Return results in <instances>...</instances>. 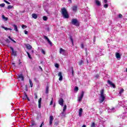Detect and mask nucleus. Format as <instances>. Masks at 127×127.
<instances>
[{
  "instance_id": "nucleus-50",
  "label": "nucleus",
  "mask_w": 127,
  "mask_h": 127,
  "mask_svg": "<svg viewBox=\"0 0 127 127\" xmlns=\"http://www.w3.org/2000/svg\"><path fill=\"white\" fill-rule=\"evenodd\" d=\"M38 108H39V109H41V104L38 103Z\"/></svg>"
},
{
  "instance_id": "nucleus-44",
  "label": "nucleus",
  "mask_w": 127,
  "mask_h": 127,
  "mask_svg": "<svg viewBox=\"0 0 127 127\" xmlns=\"http://www.w3.org/2000/svg\"><path fill=\"white\" fill-rule=\"evenodd\" d=\"M5 41L7 43H9V42H10V41L8 39H6Z\"/></svg>"
},
{
  "instance_id": "nucleus-36",
  "label": "nucleus",
  "mask_w": 127,
  "mask_h": 127,
  "mask_svg": "<svg viewBox=\"0 0 127 127\" xmlns=\"http://www.w3.org/2000/svg\"><path fill=\"white\" fill-rule=\"evenodd\" d=\"M41 51L42 53V54H44V55H45V51L44 50H43V49H42L41 50Z\"/></svg>"
},
{
  "instance_id": "nucleus-52",
  "label": "nucleus",
  "mask_w": 127,
  "mask_h": 127,
  "mask_svg": "<svg viewBox=\"0 0 127 127\" xmlns=\"http://www.w3.org/2000/svg\"><path fill=\"white\" fill-rule=\"evenodd\" d=\"M35 98L37 99V94L36 93H34Z\"/></svg>"
},
{
  "instance_id": "nucleus-7",
  "label": "nucleus",
  "mask_w": 127,
  "mask_h": 127,
  "mask_svg": "<svg viewBox=\"0 0 127 127\" xmlns=\"http://www.w3.org/2000/svg\"><path fill=\"white\" fill-rule=\"evenodd\" d=\"M127 117V112H125L120 117L121 119H123V120H125Z\"/></svg>"
},
{
  "instance_id": "nucleus-29",
  "label": "nucleus",
  "mask_w": 127,
  "mask_h": 127,
  "mask_svg": "<svg viewBox=\"0 0 127 127\" xmlns=\"http://www.w3.org/2000/svg\"><path fill=\"white\" fill-rule=\"evenodd\" d=\"M79 91V88L77 86H75L74 88V92H78Z\"/></svg>"
},
{
  "instance_id": "nucleus-63",
  "label": "nucleus",
  "mask_w": 127,
  "mask_h": 127,
  "mask_svg": "<svg viewBox=\"0 0 127 127\" xmlns=\"http://www.w3.org/2000/svg\"><path fill=\"white\" fill-rule=\"evenodd\" d=\"M39 68L40 69V70H41L42 71V67H41V66H39Z\"/></svg>"
},
{
  "instance_id": "nucleus-60",
  "label": "nucleus",
  "mask_w": 127,
  "mask_h": 127,
  "mask_svg": "<svg viewBox=\"0 0 127 127\" xmlns=\"http://www.w3.org/2000/svg\"><path fill=\"white\" fill-rule=\"evenodd\" d=\"M21 64V62H20V60H19V65H20Z\"/></svg>"
},
{
  "instance_id": "nucleus-17",
  "label": "nucleus",
  "mask_w": 127,
  "mask_h": 127,
  "mask_svg": "<svg viewBox=\"0 0 127 127\" xmlns=\"http://www.w3.org/2000/svg\"><path fill=\"white\" fill-rule=\"evenodd\" d=\"M12 26L14 27V30H15L16 32H18V29H17V26L15 24H13Z\"/></svg>"
},
{
  "instance_id": "nucleus-53",
  "label": "nucleus",
  "mask_w": 127,
  "mask_h": 127,
  "mask_svg": "<svg viewBox=\"0 0 127 127\" xmlns=\"http://www.w3.org/2000/svg\"><path fill=\"white\" fill-rule=\"evenodd\" d=\"M24 33H25V34H28V31H26V30H25L24 31Z\"/></svg>"
},
{
  "instance_id": "nucleus-46",
  "label": "nucleus",
  "mask_w": 127,
  "mask_h": 127,
  "mask_svg": "<svg viewBox=\"0 0 127 127\" xmlns=\"http://www.w3.org/2000/svg\"><path fill=\"white\" fill-rule=\"evenodd\" d=\"M42 99L41 98H40L38 101V104H41V101H42Z\"/></svg>"
},
{
  "instance_id": "nucleus-41",
  "label": "nucleus",
  "mask_w": 127,
  "mask_h": 127,
  "mask_svg": "<svg viewBox=\"0 0 127 127\" xmlns=\"http://www.w3.org/2000/svg\"><path fill=\"white\" fill-rule=\"evenodd\" d=\"M26 27H27V26H26V25H22V28H23V29H24V28H26Z\"/></svg>"
},
{
  "instance_id": "nucleus-12",
  "label": "nucleus",
  "mask_w": 127,
  "mask_h": 127,
  "mask_svg": "<svg viewBox=\"0 0 127 127\" xmlns=\"http://www.w3.org/2000/svg\"><path fill=\"white\" fill-rule=\"evenodd\" d=\"M18 79H20L21 81H24V77H23V75L19 74L17 76Z\"/></svg>"
},
{
  "instance_id": "nucleus-33",
  "label": "nucleus",
  "mask_w": 127,
  "mask_h": 127,
  "mask_svg": "<svg viewBox=\"0 0 127 127\" xmlns=\"http://www.w3.org/2000/svg\"><path fill=\"white\" fill-rule=\"evenodd\" d=\"M4 6H5V4L4 3H1V4H0V7H4Z\"/></svg>"
},
{
  "instance_id": "nucleus-19",
  "label": "nucleus",
  "mask_w": 127,
  "mask_h": 127,
  "mask_svg": "<svg viewBox=\"0 0 127 127\" xmlns=\"http://www.w3.org/2000/svg\"><path fill=\"white\" fill-rule=\"evenodd\" d=\"M77 5H74L72 6V9L73 10V11H74V12H76V11H77Z\"/></svg>"
},
{
  "instance_id": "nucleus-47",
  "label": "nucleus",
  "mask_w": 127,
  "mask_h": 127,
  "mask_svg": "<svg viewBox=\"0 0 127 127\" xmlns=\"http://www.w3.org/2000/svg\"><path fill=\"white\" fill-rule=\"evenodd\" d=\"M99 77H100V76L99 75V74H96L95 75V78H96V79H98V78H99Z\"/></svg>"
},
{
  "instance_id": "nucleus-42",
  "label": "nucleus",
  "mask_w": 127,
  "mask_h": 127,
  "mask_svg": "<svg viewBox=\"0 0 127 127\" xmlns=\"http://www.w3.org/2000/svg\"><path fill=\"white\" fill-rule=\"evenodd\" d=\"M50 105V106L53 105V98H52V100L51 101Z\"/></svg>"
},
{
  "instance_id": "nucleus-64",
  "label": "nucleus",
  "mask_w": 127,
  "mask_h": 127,
  "mask_svg": "<svg viewBox=\"0 0 127 127\" xmlns=\"http://www.w3.org/2000/svg\"><path fill=\"white\" fill-rule=\"evenodd\" d=\"M82 127H86V125H83Z\"/></svg>"
},
{
  "instance_id": "nucleus-31",
  "label": "nucleus",
  "mask_w": 127,
  "mask_h": 127,
  "mask_svg": "<svg viewBox=\"0 0 127 127\" xmlns=\"http://www.w3.org/2000/svg\"><path fill=\"white\" fill-rule=\"evenodd\" d=\"M48 19V18H47V16H44L43 17V20H44L45 21H46V20H47Z\"/></svg>"
},
{
  "instance_id": "nucleus-9",
  "label": "nucleus",
  "mask_w": 127,
  "mask_h": 127,
  "mask_svg": "<svg viewBox=\"0 0 127 127\" xmlns=\"http://www.w3.org/2000/svg\"><path fill=\"white\" fill-rule=\"evenodd\" d=\"M10 49L12 51V55H13V56H16V51H14L13 48L11 47H10Z\"/></svg>"
},
{
  "instance_id": "nucleus-2",
  "label": "nucleus",
  "mask_w": 127,
  "mask_h": 127,
  "mask_svg": "<svg viewBox=\"0 0 127 127\" xmlns=\"http://www.w3.org/2000/svg\"><path fill=\"white\" fill-rule=\"evenodd\" d=\"M106 99V96L104 94V89H102L100 91V98L99 99V102L100 103H103Z\"/></svg>"
},
{
  "instance_id": "nucleus-55",
  "label": "nucleus",
  "mask_w": 127,
  "mask_h": 127,
  "mask_svg": "<svg viewBox=\"0 0 127 127\" xmlns=\"http://www.w3.org/2000/svg\"><path fill=\"white\" fill-rule=\"evenodd\" d=\"M104 2L105 3H107V2H108V0H104Z\"/></svg>"
},
{
  "instance_id": "nucleus-8",
  "label": "nucleus",
  "mask_w": 127,
  "mask_h": 127,
  "mask_svg": "<svg viewBox=\"0 0 127 127\" xmlns=\"http://www.w3.org/2000/svg\"><path fill=\"white\" fill-rule=\"evenodd\" d=\"M84 97V91H82L80 95L78 97V102H80L82 101V99H83V97Z\"/></svg>"
},
{
  "instance_id": "nucleus-10",
  "label": "nucleus",
  "mask_w": 127,
  "mask_h": 127,
  "mask_svg": "<svg viewBox=\"0 0 127 127\" xmlns=\"http://www.w3.org/2000/svg\"><path fill=\"white\" fill-rule=\"evenodd\" d=\"M64 103V100H63V98H60V100H59V105L62 106V107H63Z\"/></svg>"
},
{
  "instance_id": "nucleus-30",
  "label": "nucleus",
  "mask_w": 127,
  "mask_h": 127,
  "mask_svg": "<svg viewBox=\"0 0 127 127\" xmlns=\"http://www.w3.org/2000/svg\"><path fill=\"white\" fill-rule=\"evenodd\" d=\"M69 39H70V40L71 43H72V44H74V41H73V38H72V37L70 36V37H69Z\"/></svg>"
},
{
  "instance_id": "nucleus-56",
  "label": "nucleus",
  "mask_w": 127,
  "mask_h": 127,
  "mask_svg": "<svg viewBox=\"0 0 127 127\" xmlns=\"http://www.w3.org/2000/svg\"><path fill=\"white\" fill-rule=\"evenodd\" d=\"M12 65H13L14 67H15V64H14V63H12Z\"/></svg>"
},
{
  "instance_id": "nucleus-57",
  "label": "nucleus",
  "mask_w": 127,
  "mask_h": 127,
  "mask_svg": "<svg viewBox=\"0 0 127 127\" xmlns=\"http://www.w3.org/2000/svg\"><path fill=\"white\" fill-rule=\"evenodd\" d=\"M11 40V41H13V42H14V43H16V42H15V41H14V40H13L12 39Z\"/></svg>"
},
{
  "instance_id": "nucleus-23",
  "label": "nucleus",
  "mask_w": 127,
  "mask_h": 127,
  "mask_svg": "<svg viewBox=\"0 0 127 127\" xmlns=\"http://www.w3.org/2000/svg\"><path fill=\"white\" fill-rule=\"evenodd\" d=\"M26 48H27V49L30 50V49H31L32 48V46H31V45H30L29 44H27L26 45Z\"/></svg>"
},
{
  "instance_id": "nucleus-34",
  "label": "nucleus",
  "mask_w": 127,
  "mask_h": 127,
  "mask_svg": "<svg viewBox=\"0 0 127 127\" xmlns=\"http://www.w3.org/2000/svg\"><path fill=\"white\" fill-rule=\"evenodd\" d=\"M96 127V124L95 123L93 122L91 125V127Z\"/></svg>"
},
{
  "instance_id": "nucleus-25",
  "label": "nucleus",
  "mask_w": 127,
  "mask_h": 127,
  "mask_svg": "<svg viewBox=\"0 0 127 127\" xmlns=\"http://www.w3.org/2000/svg\"><path fill=\"white\" fill-rule=\"evenodd\" d=\"M95 3L97 4L98 6H100L101 5V2L98 0H95Z\"/></svg>"
},
{
  "instance_id": "nucleus-54",
  "label": "nucleus",
  "mask_w": 127,
  "mask_h": 127,
  "mask_svg": "<svg viewBox=\"0 0 127 127\" xmlns=\"http://www.w3.org/2000/svg\"><path fill=\"white\" fill-rule=\"evenodd\" d=\"M81 48H84V44H83V43L81 44Z\"/></svg>"
},
{
  "instance_id": "nucleus-14",
  "label": "nucleus",
  "mask_w": 127,
  "mask_h": 127,
  "mask_svg": "<svg viewBox=\"0 0 127 127\" xmlns=\"http://www.w3.org/2000/svg\"><path fill=\"white\" fill-rule=\"evenodd\" d=\"M108 83L110 85V86H112L113 88H116V86L115 85V84L113 83V82H112V81H111L110 80H108Z\"/></svg>"
},
{
  "instance_id": "nucleus-39",
  "label": "nucleus",
  "mask_w": 127,
  "mask_h": 127,
  "mask_svg": "<svg viewBox=\"0 0 127 127\" xmlns=\"http://www.w3.org/2000/svg\"><path fill=\"white\" fill-rule=\"evenodd\" d=\"M34 126H35V122H32L31 127H33Z\"/></svg>"
},
{
  "instance_id": "nucleus-26",
  "label": "nucleus",
  "mask_w": 127,
  "mask_h": 127,
  "mask_svg": "<svg viewBox=\"0 0 127 127\" xmlns=\"http://www.w3.org/2000/svg\"><path fill=\"white\" fill-rule=\"evenodd\" d=\"M124 92H125V90H124V88L121 89L119 91V95L121 96V95H122V94H123Z\"/></svg>"
},
{
  "instance_id": "nucleus-18",
  "label": "nucleus",
  "mask_w": 127,
  "mask_h": 127,
  "mask_svg": "<svg viewBox=\"0 0 127 127\" xmlns=\"http://www.w3.org/2000/svg\"><path fill=\"white\" fill-rule=\"evenodd\" d=\"M108 112L109 113H115V108H109L108 109Z\"/></svg>"
},
{
  "instance_id": "nucleus-59",
  "label": "nucleus",
  "mask_w": 127,
  "mask_h": 127,
  "mask_svg": "<svg viewBox=\"0 0 127 127\" xmlns=\"http://www.w3.org/2000/svg\"><path fill=\"white\" fill-rule=\"evenodd\" d=\"M8 38H9V39L10 40H11V39H12V38H11V37L10 36H9L8 37Z\"/></svg>"
},
{
  "instance_id": "nucleus-27",
  "label": "nucleus",
  "mask_w": 127,
  "mask_h": 127,
  "mask_svg": "<svg viewBox=\"0 0 127 127\" xmlns=\"http://www.w3.org/2000/svg\"><path fill=\"white\" fill-rule=\"evenodd\" d=\"M29 81L31 88H32V87H33V83H32V81L31 80V79H29Z\"/></svg>"
},
{
  "instance_id": "nucleus-5",
  "label": "nucleus",
  "mask_w": 127,
  "mask_h": 127,
  "mask_svg": "<svg viewBox=\"0 0 127 127\" xmlns=\"http://www.w3.org/2000/svg\"><path fill=\"white\" fill-rule=\"evenodd\" d=\"M44 38H45V39L46 40H47V41L48 42L49 44L50 45H51V46H52V42H51V41H50V40H49V38H48V37L44 35Z\"/></svg>"
},
{
  "instance_id": "nucleus-62",
  "label": "nucleus",
  "mask_w": 127,
  "mask_h": 127,
  "mask_svg": "<svg viewBox=\"0 0 127 127\" xmlns=\"http://www.w3.org/2000/svg\"><path fill=\"white\" fill-rule=\"evenodd\" d=\"M31 53L32 54L34 53V51H33V50H31Z\"/></svg>"
},
{
  "instance_id": "nucleus-24",
  "label": "nucleus",
  "mask_w": 127,
  "mask_h": 127,
  "mask_svg": "<svg viewBox=\"0 0 127 127\" xmlns=\"http://www.w3.org/2000/svg\"><path fill=\"white\" fill-rule=\"evenodd\" d=\"M1 28H3V29H4L5 30H10V31H12V29H11L10 28H8L5 27L3 26H1Z\"/></svg>"
},
{
  "instance_id": "nucleus-16",
  "label": "nucleus",
  "mask_w": 127,
  "mask_h": 127,
  "mask_svg": "<svg viewBox=\"0 0 127 127\" xmlns=\"http://www.w3.org/2000/svg\"><path fill=\"white\" fill-rule=\"evenodd\" d=\"M116 57L117 59L121 60V55L119 53H116Z\"/></svg>"
},
{
  "instance_id": "nucleus-4",
  "label": "nucleus",
  "mask_w": 127,
  "mask_h": 127,
  "mask_svg": "<svg viewBox=\"0 0 127 127\" xmlns=\"http://www.w3.org/2000/svg\"><path fill=\"white\" fill-rule=\"evenodd\" d=\"M119 106L123 107V108H125L127 105V101H121L119 103Z\"/></svg>"
},
{
  "instance_id": "nucleus-40",
  "label": "nucleus",
  "mask_w": 127,
  "mask_h": 127,
  "mask_svg": "<svg viewBox=\"0 0 127 127\" xmlns=\"http://www.w3.org/2000/svg\"><path fill=\"white\" fill-rule=\"evenodd\" d=\"M71 74L72 76H74V70H73V67H71Z\"/></svg>"
},
{
  "instance_id": "nucleus-1",
  "label": "nucleus",
  "mask_w": 127,
  "mask_h": 127,
  "mask_svg": "<svg viewBox=\"0 0 127 127\" xmlns=\"http://www.w3.org/2000/svg\"><path fill=\"white\" fill-rule=\"evenodd\" d=\"M62 14L64 18H69V14L65 7L62 8Z\"/></svg>"
},
{
  "instance_id": "nucleus-61",
  "label": "nucleus",
  "mask_w": 127,
  "mask_h": 127,
  "mask_svg": "<svg viewBox=\"0 0 127 127\" xmlns=\"http://www.w3.org/2000/svg\"><path fill=\"white\" fill-rule=\"evenodd\" d=\"M46 30H47L48 31H49V27H47L46 28Z\"/></svg>"
},
{
  "instance_id": "nucleus-28",
  "label": "nucleus",
  "mask_w": 127,
  "mask_h": 127,
  "mask_svg": "<svg viewBox=\"0 0 127 127\" xmlns=\"http://www.w3.org/2000/svg\"><path fill=\"white\" fill-rule=\"evenodd\" d=\"M49 90V87L48 86H47L46 87V94H48Z\"/></svg>"
},
{
  "instance_id": "nucleus-32",
  "label": "nucleus",
  "mask_w": 127,
  "mask_h": 127,
  "mask_svg": "<svg viewBox=\"0 0 127 127\" xmlns=\"http://www.w3.org/2000/svg\"><path fill=\"white\" fill-rule=\"evenodd\" d=\"M83 63H84V62H83L82 60H81V61L79 62L78 64H79V65L80 66H81V65H82V64H83Z\"/></svg>"
},
{
  "instance_id": "nucleus-43",
  "label": "nucleus",
  "mask_w": 127,
  "mask_h": 127,
  "mask_svg": "<svg viewBox=\"0 0 127 127\" xmlns=\"http://www.w3.org/2000/svg\"><path fill=\"white\" fill-rule=\"evenodd\" d=\"M108 6H109V5L108 4H105L104 5V7H105V8H107Z\"/></svg>"
},
{
  "instance_id": "nucleus-11",
  "label": "nucleus",
  "mask_w": 127,
  "mask_h": 127,
  "mask_svg": "<svg viewBox=\"0 0 127 127\" xmlns=\"http://www.w3.org/2000/svg\"><path fill=\"white\" fill-rule=\"evenodd\" d=\"M58 76L59 77H60V78H59V81H62L63 80V76H62V72H60L58 73Z\"/></svg>"
},
{
  "instance_id": "nucleus-13",
  "label": "nucleus",
  "mask_w": 127,
  "mask_h": 127,
  "mask_svg": "<svg viewBox=\"0 0 127 127\" xmlns=\"http://www.w3.org/2000/svg\"><path fill=\"white\" fill-rule=\"evenodd\" d=\"M66 109H67V106L66 105H65L64 106V109H63V112L61 113L62 116H64V115L65 114V111H66Z\"/></svg>"
},
{
  "instance_id": "nucleus-22",
  "label": "nucleus",
  "mask_w": 127,
  "mask_h": 127,
  "mask_svg": "<svg viewBox=\"0 0 127 127\" xmlns=\"http://www.w3.org/2000/svg\"><path fill=\"white\" fill-rule=\"evenodd\" d=\"M83 113V109L80 108L79 110V117H82V113Z\"/></svg>"
},
{
  "instance_id": "nucleus-58",
  "label": "nucleus",
  "mask_w": 127,
  "mask_h": 127,
  "mask_svg": "<svg viewBox=\"0 0 127 127\" xmlns=\"http://www.w3.org/2000/svg\"><path fill=\"white\" fill-rule=\"evenodd\" d=\"M8 38H9V39L10 40H11V39H12V38H11V37L10 36H9L8 37Z\"/></svg>"
},
{
  "instance_id": "nucleus-35",
  "label": "nucleus",
  "mask_w": 127,
  "mask_h": 127,
  "mask_svg": "<svg viewBox=\"0 0 127 127\" xmlns=\"http://www.w3.org/2000/svg\"><path fill=\"white\" fill-rule=\"evenodd\" d=\"M12 7H13V6H11V5H8V6H7V9H10L12 8Z\"/></svg>"
},
{
  "instance_id": "nucleus-48",
  "label": "nucleus",
  "mask_w": 127,
  "mask_h": 127,
  "mask_svg": "<svg viewBox=\"0 0 127 127\" xmlns=\"http://www.w3.org/2000/svg\"><path fill=\"white\" fill-rule=\"evenodd\" d=\"M4 2H5L6 3H7V4H10V3L7 1H6V0H4Z\"/></svg>"
},
{
  "instance_id": "nucleus-6",
  "label": "nucleus",
  "mask_w": 127,
  "mask_h": 127,
  "mask_svg": "<svg viewBox=\"0 0 127 127\" xmlns=\"http://www.w3.org/2000/svg\"><path fill=\"white\" fill-rule=\"evenodd\" d=\"M60 53L62 55H66V51H65V50L63 49V48H60Z\"/></svg>"
},
{
  "instance_id": "nucleus-3",
  "label": "nucleus",
  "mask_w": 127,
  "mask_h": 127,
  "mask_svg": "<svg viewBox=\"0 0 127 127\" xmlns=\"http://www.w3.org/2000/svg\"><path fill=\"white\" fill-rule=\"evenodd\" d=\"M71 23L73 25H75V26H79V22H78V20L76 19H72Z\"/></svg>"
},
{
  "instance_id": "nucleus-38",
  "label": "nucleus",
  "mask_w": 127,
  "mask_h": 127,
  "mask_svg": "<svg viewBox=\"0 0 127 127\" xmlns=\"http://www.w3.org/2000/svg\"><path fill=\"white\" fill-rule=\"evenodd\" d=\"M26 95H27V94H26V93H24V96L23 97V100H25V99H27V98H26Z\"/></svg>"
},
{
  "instance_id": "nucleus-21",
  "label": "nucleus",
  "mask_w": 127,
  "mask_h": 127,
  "mask_svg": "<svg viewBox=\"0 0 127 127\" xmlns=\"http://www.w3.org/2000/svg\"><path fill=\"white\" fill-rule=\"evenodd\" d=\"M2 18L3 20V21H7V20L8 19V18L4 16V15H2Z\"/></svg>"
},
{
  "instance_id": "nucleus-49",
  "label": "nucleus",
  "mask_w": 127,
  "mask_h": 127,
  "mask_svg": "<svg viewBox=\"0 0 127 127\" xmlns=\"http://www.w3.org/2000/svg\"><path fill=\"white\" fill-rule=\"evenodd\" d=\"M118 17L119 18H122V17H123V15H122V14H119Z\"/></svg>"
},
{
  "instance_id": "nucleus-15",
  "label": "nucleus",
  "mask_w": 127,
  "mask_h": 127,
  "mask_svg": "<svg viewBox=\"0 0 127 127\" xmlns=\"http://www.w3.org/2000/svg\"><path fill=\"white\" fill-rule=\"evenodd\" d=\"M52 123H53V116L51 115L50 117L49 125H52Z\"/></svg>"
},
{
  "instance_id": "nucleus-51",
  "label": "nucleus",
  "mask_w": 127,
  "mask_h": 127,
  "mask_svg": "<svg viewBox=\"0 0 127 127\" xmlns=\"http://www.w3.org/2000/svg\"><path fill=\"white\" fill-rule=\"evenodd\" d=\"M26 98H27V99L28 101H30V99H29L27 95H26Z\"/></svg>"
},
{
  "instance_id": "nucleus-45",
  "label": "nucleus",
  "mask_w": 127,
  "mask_h": 127,
  "mask_svg": "<svg viewBox=\"0 0 127 127\" xmlns=\"http://www.w3.org/2000/svg\"><path fill=\"white\" fill-rule=\"evenodd\" d=\"M56 68H59V64H56L55 65Z\"/></svg>"
},
{
  "instance_id": "nucleus-37",
  "label": "nucleus",
  "mask_w": 127,
  "mask_h": 127,
  "mask_svg": "<svg viewBox=\"0 0 127 127\" xmlns=\"http://www.w3.org/2000/svg\"><path fill=\"white\" fill-rule=\"evenodd\" d=\"M27 55H28V57H29V58L30 59H31V56H30V54H29V53H28V52H26Z\"/></svg>"
},
{
  "instance_id": "nucleus-20",
  "label": "nucleus",
  "mask_w": 127,
  "mask_h": 127,
  "mask_svg": "<svg viewBox=\"0 0 127 127\" xmlns=\"http://www.w3.org/2000/svg\"><path fill=\"white\" fill-rule=\"evenodd\" d=\"M32 17H33V18H34L35 19H36V18L38 17V15L35 13H33L32 14Z\"/></svg>"
}]
</instances>
